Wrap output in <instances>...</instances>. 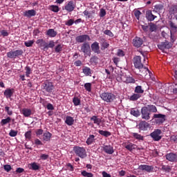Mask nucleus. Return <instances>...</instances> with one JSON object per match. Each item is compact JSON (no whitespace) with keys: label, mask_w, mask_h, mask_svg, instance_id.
Returning <instances> with one entry per match:
<instances>
[{"label":"nucleus","mask_w":177,"mask_h":177,"mask_svg":"<svg viewBox=\"0 0 177 177\" xmlns=\"http://www.w3.org/2000/svg\"><path fill=\"white\" fill-rule=\"evenodd\" d=\"M133 64L136 68H138V70H142L144 68V74H147V71L149 73V68L145 67L143 68V64H142V57L140 56L137 55L133 58Z\"/></svg>","instance_id":"1"},{"label":"nucleus","mask_w":177,"mask_h":177,"mask_svg":"<svg viewBox=\"0 0 177 177\" xmlns=\"http://www.w3.org/2000/svg\"><path fill=\"white\" fill-rule=\"evenodd\" d=\"M117 81H122V82H125V84H135V79L132 77V76L129 75H127L123 73L120 75V77H116Z\"/></svg>","instance_id":"2"},{"label":"nucleus","mask_w":177,"mask_h":177,"mask_svg":"<svg viewBox=\"0 0 177 177\" xmlns=\"http://www.w3.org/2000/svg\"><path fill=\"white\" fill-rule=\"evenodd\" d=\"M73 151L75 153L76 156H78L80 158H85V157H86V150L84 147L76 146L73 147Z\"/></svg>","instance_id":"3"},{"label":"nucleus","mask_w":177,"mask_h":177,"mask_svg":"<svg viewBox=\"0 0 177 177\" xmlns=\"http://www.w3.org/2000/svg\"><path fill=\"white\" fill-rule=\"evenodd\" d=\"M100 97L106 103H111L115 99V95L111 93H102Z\"/></svg>","instance_id":"4"},{"label":"nucleus","mask_w":177,"mask_h":177,"mask_svg":"<svg viewBox=\"0 0 177 177\" xmlns=\"http://www.w3.org/2000/svg\"><path fill=\"white\" fill-rule=\"evenodd\" d=\"M161 133H162V131L160 129H155L151 134L150 136L152 138L153 140L155 142H159V140H161V138L162 136H161Z\"/></svg>","instance_id":"5"},{"label":"nucleus","mask_w":177,"mask_h":177,"mask_svg":"<svg viewBox=\"0 0 177 177\" xmlns=\"http://www.w3.org/2000/svg\"><path fill=\"white\" fill-rule=\"evenodd\" d=\"M21 55H23V50H17L7 53V57H9V59H16L17 56H21Z\"/></svg>","instance_id":"6"},{"label":"nucleus","mask_w":177,"mask_h":177,"mask_svg":"<svg viewBox=\"0 0 177 177\" xmlns=\"http://www.w3.org/2000/svg\"><path fill=\"white\" fill-rule=\"evenodd\" d=\"M149 111V108H147V106H144L142 108L141 113L142 118H143V120H146L147 121L150 120V113Z\"/></svg>","instance_id":"7"},{"label":"nucleus","mask_w":177,"mask_h":177,"mask_svg":"<svg viewBox=\"0 0 177 177\" xmlns=\"http://www.w3.org/2000/svg\"><path fill=\"white\" fill-rule=\"evenodd\" d=\"M76 41L79 44L86 43V41H91V37L88 35H82L76 37Z\"/></svg>","instance_id":"8"},{"label":"nucleus","mask_w":177,"mask_h":177,"mask_svg":"<svg viewBox=\"0 0 177 177\" xmlns=\"http://www.w3.org/2000/svg\"><path fill=\"white\" fill-rule=\"evenodd\" d=\"M81 50L84 55L89 56V55H91V46L89 45V43H84L81 46Z\"/></svg>","instance_id":"9"},{"label":"nucleus","mask_w":177,"mask_h":177,"mask_svg":"<svg viewBox=\"0 0 177 177\" xmlns=\"http://www.w3.org/2000/svg\"><path fill=\"white\" fill-rule=\"evenodd\" d=\"M156 119L155 121L156 124H162L165 121V115L161 113L154 114L153 119Z\"/></svg>","instance_id":"10"},{"label":"nucleus","mask_w":177,"mask_h":177,"mask_svg":"<svg viewBox=\"0 0 177 177\" xmlns=\"http://www.w3.org/2000/svg\"><path fill=\"white\" fill-rule=\"evenodd\" d=\"M138 169L140 171H145V172H153L154 170V167L151 165H141L138 167Z\"/></svg>","instance_id":"11"},{"label":"nucleus","mask_w":177,"mask_h":177,"mask_svg":"<svg viewBox=\"0 0 177 177\" xmlns=\"http://www.w3.org/2000/svg\"><path fill=\"white\" fill-rule=\"evenodd\" d=\"M133 45L136 48H140L143 45V39L140 37H136L133 39Z\"/></svg>","instance_id":"12"},{"label":"nucleus","mask_w":177,"mask_h":177,"mask_svg":"<svg viewBox=\"0 0 177 177\" xmlns=\"http://www.w3.org/2000/svg\"><path fill=\"white\" fill-rule=\"evenodd\" d=\"M158 47L159 48V49H160V50H162L164 53H167V51H165V49H169V48H171V44H169V42L166 41V42H162L161 43V44H159L158 46Z\"/></svg>","instance_id":"13"},{"label":"nucleus","mask_w":177,"mask_h":177,"mask_svg":"<svg viewBox=\"0 0 177 177\" xmlns=\"http://www.w3.org/2000/svg\"><path fill=\"white\" fill-rule=\"evenodd\" d=\"M166 159L171 162H176L177 161V154L174 153H167L166 155Z\"/></svg>","instance_id":"14"},{"label":"nucleus","mask_w":177,"mask_h":177,"mask_svg":"<svg viewBox=\"0 0 177 177\" xmlns=\"http://www.w3.org/2000/svg\"><path fill=\"white\" fill-rule=\"evenodd\" d=\"M65 10L67 12H73L74 9H75V4H74V1H71L68 2V3L64 7Z\"/></svg>","instance_id":"15"},{"label":"nucleus","mask_w":177,"mask_h":177,"mask_svg":"<svg viewBox=\"0 0 177 177\" xmlns=\"http://www.w3.org/2000/svg\"><path fill=\"white\" fill-rule=\"evenodd\" d=\"M91 49L95 53H100V47L99 46V43L95 41L91 44Z\"/></svg>","instance_id":"16"},{"label":"nucleus","mask_w":177,"mask_h":177,"mask_svg":"<svg viewBox=\"0 0 177 177\" xmlns=\"http://www.w3.org/2000/svg\"><path fill=\"white\" fill-rule=\"evenodd\" d=\"M103 151L106 153V154H113V153H114V148L111 145H104L103 147Z\"/></svg>","instance_id":"17"},{"label":"nucleus","mask_w":177,"mask_h":177,"mask_svg":"<svg viewBox=\"0 0 177 177\" xmlns=\"http://www.w3.org/2000/svg\"><path fill=\"white\" fill-rule=\"evenodd\" d=\"M37 15V11L35 10H28L25 12H24V16L25 17H32Z\"/></svg>","instance_id":"18"},{"label":"nucleus","mask_w":177,"mask_h":177,"mask_svg":"<svg viewBox=\"0 0 177 177\" xmlns=\"http://www.w3.org/2000/svg\"><path fill=\"white\" fill-rule=\"evenodd\" d=\"M21 113L24 117H30V115H32V111L28 108L22 109Z\"/></svg>","instance_id":"19"},{"label":"nucleus","mask_w":177,"mask_h":177,"mask_svg":"<svg viewBox=\"0 0 177 177\" xmlns=\"http://www.w3.org/2000/svg\"><path fill=\"white\" fill-rule=\"evenodd\" d=\"M50 138H52V133L47 131L46 133H44L42 137L40 138V139H41V140H43L44 142H49V140H50Z\"/></svg>","instance_id":"20"},{"label":"nucleus","mask_w":177,"mask_h":177,"mask_svg":"<svg viewBox=\"0 0 177 177\" xmlns=\"http://www.w3.org/2000/svg\"><path fill=\"white\" fill-rule=\"evenodd\" d=\"M82 73H84L86 77L92 76V70H91V68L88 66H83Z\"/></svg>","instance_id":"21"},{"label":"nucleus","mask_w":177,"mask_h":177,"mask_svg":"<svg viewBox=\"0 0 177 177\" xmlns=\"http://www.w3.org/2000/svg\"><path fill=\"white\" fill-rule=\"evenodd\" d=\"M36 44L39 45L41 48H44V49H48V44L43 39H37Z\"/></svg>","instance_id":"22"},{"label":"nucleus","mask_w":177,"mask_h":177,"mask_svg":"<svg viewBox=\"0 0 177 177\" xmlns=\"http://www.w3.org/2000/svg\"><path fill=\"white\" fill-rule=\"evenodd\" d=\"M75 120L74 118L71 116H66L65 119V124L71 127V125H74Z\"/></svg>","instance_id":"23"},{"label":"nucleus","mask_w":177,"mask_h":177,"mask_svg":"<svg viewBox=\"0 0 177 177\" xmlns=\"http://www.w3.org/2000/svg\"><path fill=\"white\" fill-rule=\"evenodd\" d=\"M124 147L129 150V151H132V150H135L137 147L136 145L133 144L132 142H128L124 144Z\"/></svg>","instance_id":"24"},{"label":"nucleus","mask_w":177,"mask_h":177,"mask_svg":"<svg viewBox=\"0 0 177 177\" xmlns=\"http://www.w3.org/2000/svg\"><path fill=\"white\" fill-rule=\"evenodd\" d=\"M14 93L15 90L13 88H8L4 91V95L6 96V97H7V99H9L12 97Z\"/></svg>","instance_id":"25"},{"label":"nucleus","mask_w":177,"mask_h":177,"mask_svg":"<svg viewBox=\"0 0 177 177\" xmlns=\"http://www.w3.org/2000/svg\"><path fill=\"white\" fill-rule=\"evenodd\" d=\"M138 127H139L140 129H142V131H145L149 128V124L146 121H142L138 124Z\"/></svg>","instance_id":"26"},{"label":"nucleus","mask_w":177,"mask_h":177,"mask_svg":"<svg viewBox=\"0 0 177 177\" xmlns=\"http://www.w3.org/2000/svg\"><path fill=\"white\" fill-rule=\"evenodd\" d=\"M91 121H93V124H95V125L99 127L102 122V119L99 118V117L96 115H93L91 118Z\"/></svg>","instance_id":"27"},{"label":"nucleus","mask_w":177,"mask_h":177,"mask_svg":"<svg viewBox=\"0 0 177 177\" xmlns=\"http://www.w3.org/2000/svg\"><path fill=\"white\" fill-rule=\"evenodd\" d=\"M46 35L50 37V38H55L57 35V32L55 29H48L46 32Z\"/></svg>","instance_id":"28"},{"label":"nucleus","mask_w":177,"mask_h":177,"mask_svg":"<svg viewBox=\"0 0 177 177\" xmlns=\"http://www.w3.org/2000/svg\"><path fill=\"white\" fill-rule=\"evenodd\" d=\"M146 17L147 20H149V21H153L154 19H156V17H157L154 16V15L151 13V11L149 10V11H147L146 12Z\"/></svg>","instance_id":"29"},{"label":"nucleus","mask_w":177,"mask_h":177,"mask_svg":"<svg viewBox=\"0 0 177 177\" xmlns=\"http://www.w3.org/2000/svg\"><path fill=\"white\" fill-rule=\"evenodd\" d=\"M44 89L47 92H51L52 91H53V84H52V82L45 83Z\"/></svg>","instance_id":"30"},{"label":"nucleus","mask_w":177,"mask_h":177,"mask_svg":"<svg viewBox=\"0 0 177 177\" xmlns=\"http://www.w3.org/2000/svg\"><path fill=\"white\" fill-rule=\"evenodd\" d=\"M30 169H32L33 171H38L39 169V165L35 162L29 164Z\"/></svg>","instance_id":"31"},{"label":"nucleus","mask_w":177,"mask_h":177,"mask_svg":"<svg viewBox=\"0 0 177 177\" xmlns=\"http://www.w3.org/2000/svg\"><path fill=\"white\" fill-rule=\"evenodd\" d=\"M48 10L54 12V13H57L60 10V8L57 6L51 5L48 6Z\"/></svg>","instance_id":"32"},{"label":"nucleus","mask_w":177,"mask_h":177,"mask_svg":"<svg viewBox=\"0 0 177 177\" xmlns=\"http://www.w3.org/2000/svg\"><path fill=\"white\" fill-rule=\"evenodd\" d=\"M130 114H131V115H133L134 117H139V115H140V112H139V110H138V109L133 108L131 109Z\"/></svg>","instance_id":"33"},{"label":"nucleus","mask_w":177,"mask_h":177,"mask_svg":"<svg viewBox=\"0 0 177 177\" xmlns=\"http://www.w3.org/2000/svg\"><path fill=\"white\" fill-rule=\"evenodd\" d=\"M98 133H100V135H102V136H105L106 138H109V136H111V133H110V131L99 130Z\"/></svg>","instance_id":"34"},{"label":"nucleus","mask_w":177,"mask_h":177,"mask_svg":"<svg viewBox=\"0 0 177 177\" xmlns=\"http://www.w3.org/2000/svg\"><path fill=\"white\" fill-rule=\"evenodd\" d=\"M141 96H142V95H141L140 94H138V93H136L133 94V95L130 97L129 100H131V101H133V102H135L136 100H138V99H140V98L141 97Z\"/></svg>","instance_id":"35"},{"label":"nucleus","mask_w":177,"mask_h":177,"mask_svg":"<svg viewBox=\"0 0 177 177\" xmlns=\"http://www.w3.org/2000/svg\"><path fill=\"white\" fill-rule=\"evenodd\" d=\"M95 142V136L90 135L89 137L87 138L86 143L87 145H92Z\"/></svg>","instance_id":"36"},{"label":"nucleus","mask_w":177,"mask_h":177,"mask_svg":"<svg viewBox=\"0 0 177 177\" xmlns=\"http://www.w3.org/2000/svg\"><path fill=\"white\" fill-rule=\"evenodd\" d=\"M12 121V118H10V117H8L6 119H2L0 124L2 127H3V125H6V124H9V122H10Z\"/></svg>","instance_id":"37"},{"label":"nucleus","mask_w":177,"mask_h":177,"mask_svg":"<svg viewBox=\"0 0 177 177\" xmlns=\"http://www.w3.org/2000/svg\"><path fill=\"white\" fill-rule=\"evenodd\" d=\"M135 93L140 95L145 92V90L142 88L140 86H137L134 91Z\"/></svg>","instance_id":"38"},{"label":"nucleus","mask_w":177,"mask_h":177,"mask_svg":"<svg viewBox=\"0 0 177 177\" xmlns=\"http://www.w3.org/2000/svg\"><path fill=\"white\" fill-rule=\"evenodd\" d=\"M148 109V111H151V113H157V107L154 105H149L147 106Z\"/></svg>","instance_id":"39"},{"label":"nucleus","mask_w":177,"mask_h":177,"mask_svg":"<svg viewBox=\"0 0 177 177\" xmlns=\"http://www.w3.org/2000/svg\"><path fill=\"white\" fill-rule=\"evenodd\" d=\"M73 102L75 106H80L81 104V100L77 97H75L73 98Z\"/></svg>","instance_id":"40"},{"label":"nucleus","mask_w":177,"mask_h":177,"mask_svg":"<svg viewBox=\"0 0 177 177\" xmlns=\"http://www.w3.org/2000/svg\"><path fill=\"white\" fill-rule=\"evenodd\" d=\"M82 176L84 177H93V174L87 172L86 171H83L81 172Z\"/></svg>","instance_id":"41"},{"label":"nucleus","mask_w":177,"mask_h":177,"mask_svg":"<svg viewBox=\"0 0 177 177\" xmlns=\"http://www.w3.org/2000/svg\"><path fill=\"white\" fill-rule=\"evenodd\" d=\"M84 88L87 92H91L92 91V84L91 83H86L84 84Z\"/></svg>","instance_id":"42"},{"label":"nucleus","mask_w":177,"mask_h":177,"mask_svg":"<svg viewBox=\"0 0 177 177\" xmlns=\"http://www.w3.org/2000/svg\"><path fill=\"white\" fill-rule=\"evenodd\" d=\"M133 136L138 140H143V136H140L138 133H133Z\"/></svg>","instance_id":"43"},{"label":"nucleus","mask_w":177,"mask_h":177,"mask_svg":"<svg viewBox=\"0 0 177 177\" xmlns=\"http://www.w3.org/2000/svg\"><path fill=\"white\" fill-rule=\"evenodd\" d=\"M25 70H26V75L27 77H30V74L32 73V70H31V68H30V66H26L25 68Z\"/></svg>","instance_id":"44"},{"label":"nucleus","mask_w":177,"mask_h":177,"mask_svg":"<svg viewBox=\"0 0 177 177\" xmlns=\"http://www.w3.org/2000/svg\"><path fill=\"white\" fill-rule=\"evenodd\" d=\"M39 158H40V160L45 161V160H48V158H49V155L45 154V153H41V154H40Z\"/></svg>","instance_id":"45"},{"label":"nucleus","mask_w":177,"mask_h":177,"mask_svg":"<svg viewBox=\"0 0 177 177\" xmlns=\"http://www.w3.org/2000/svg\"><path fill=\"white\" fill-rule=\"evenodd\" d=\"M62 50H63V45L58 44L55 46V52H57V53H59V52H62Z\"/></svg>","instance_id":"46"},{"label":"nucleus","mask_w":177,"mask_h":177,"mask_svg":"<svg viewBox=\"0 0 177 177\" xmlns=\"http://www.w3.org/2000/svg\"><path fill=\"white\" fill-rule=\"evenodd\" d=\"M171 167L168 166V165H162V170L165 171V172H170L171 171Z\"/></svg>","instance_id":"47"},{"label":"nucleus","mask_w":177,"mask_h":177,"mask_svg":"<svg viewBox=\"0 0 177 177\" xmlns=\"http://www.w3.org/2000/svg\"><path fill=\"white\" fill-rule=\"evenodd\" d=\"M169 26L171 27V31H174V32L177 31V26L175 25V24H174L173 22H170Z\"/></svg>","instance_id":"48"},{"label":"nucleus","mask_w":177,"mask_h":177,"mask_svg":"<svg viewBox=\"0 0 177 177\" xmlns=\"http://www.w3.org/2000/svg\"><path fill=\"white\" fill-rule=\"evenodd\" d=\"M17 131H15L13 129L10 130L9 135L10 136H11L12 138H15V136H17Z\"/></svg>","instance_id":"49"},{"label":"nucleus","mask_w":177,"mask_h":177,"mask_svg":"<svg viewBox=\"0 0 177 177\" xmlns=\"http://www.w3.org/2000/svg\"><path fill=\"white\" fill-rule=\"evenodd\" d=\"M141 15H142V12H140V10H136L134 11V16L136 17L138 20H139Z\"/></svg>","instance_id":"50"},{"label":"nucleus","mask_w":177,"mask_h":177,"mask_svg":"<svg viewBox=\"0 0 177 177\" xmlns=\"http://www.w3.org/2000/svg\"><path fill=\"white\" fill-rule=\"evenodd\" d=\"M25 138L26 140H31V131H27L25 133Z\"/></svg>","instance_id":"51"},{"label":"nucleus","mask_w":177,"mask_h":177,"mask_svg":"<svg viewBox=\"0 0 177 177\" xmlns=\"http://www.w3.org/2000/svg\"><path fill=\"white\" fill-rule=\"evenodd\" d=\"M109 46H110V44H109V42H107L106 41H104L102 42V49H107V48H109Z\"/></svg>","instance_id":"52"},{"label":"nucleus","mask_w":177,"mask_h":177,"mask_svg":"<svg viewBox=\"0 0 177 177\" xmlns=\"http://www.w3.org/2000/svg\"><path fill=\"white\" fill-rule=\"evenodd\" d=\"M149 30L153 32V31H156L157 30V26L154 25L153 24H151L149 25Z\"/></svg>","instance_id":"53"},{"label":"nucleus","mask_w":177,"mask_h":177,"mask_svg":"<svg viewBox=\"0 0 177 177\" xmlns=\"http://www.w3.org/2000/svg\"><path fill=\"white\" fill-rule=\"evenodd\" d=\"M25 45L27 46V48H30L32 45H34V41L33 40H29L28 41H25Z\"/></svg>","instance_id":"54"},{"label":"nucleus","mask_w":177,"mask_h":177,"mask_svg":"<svg viewBox=\"0 0 177 177\" xmlns=\"http://www.w3.org/2000/svg\"><path fill=\"white\" fill-rule=\"evenodd\" d=\"M5 111H6L8 115H12V114H13V111H10V107L9 106H6Z\"/></svg>","instance_id":"55"},{"label":"nucleus","mask_w":177,"mask_h":177,"mask_svg":"<svg viewBox=\"0 0 177 177\" xmlns=\"http://www.w3.org/2000/svg\"><path fill=\"white\" fill-rule=\"evenodd\" d=\"M3 168L5 171H6V172H9L12 170V166H10V165H5L3 166Z\"/></svg>","instance_id":"56"},{"label":"nucleus","mask_w":177,"mask_h":177,"mask_svg":"<svg viewBox=\"0 0 177 177\" xmlns=\"http://www.w3.org/2000/svg\"><path fill=\"white\" fill-rule=\"evenodd\" d=\"M104 34H105L106 35H109V37H114V35L113 34V32L109 30H104Z\"/></svg>","instance_id":"57"},{"label":"nucleus","mask_w":177,"mask_h":177,"mask_svg":"<svg viewBox=\"0 0 177 177\" xmlns=\"http://www.w3.org/2000/svg\"><path fill=\"white\" fill-rule=\"evenodd\" d=\"M117 55L120 57H122V56H125V53L122 51V50L119 49L117 53Z\"/></svg>","instance_id":"58"},{"label":"nucleus","mask_w":177,"mask_h":177,"mask_svg":"<svg viewBox=\"0 0 177 177\" xmlns=\"http://www.w3.org/2000/svg\"><path fill=\"white\" fill-rule=\"evenodd\" d=\"M42 133H44V130L39 129L36 131V135L38 138H39V136H41V135H42Z\"/></svg>","instance_id":"59"},{"label":"nucleus","mask_w":177,"mask_h":177,"mask_svg":"<svg viewBox=\"0 0 177 177\" xmlns=\"http://www.w3.org/2000/svg\"><path fill=\"white\" fill-rule=\"evenodd\" d=\"M100 17H104L106 16V10L102 8L100 11Z\"/></svg>","instance_id":"60"},{"label":"nucleus","mask_w":177,"mask_h":177,"mask_svg":"<svg viewBox=\"0 0 177 177\" xmlns=\"http://www.w3.org/2000/svg\"><path fill=\"white\" fill-rule=\"evenodd\" d=\"M66 26H72L74 24V19H69L65 22Z\"/></svg>","instance_id":"61"},{"label":"nucleus","mask_w":177,"mask_h":177,"mask_svg":"<svg viewBox=\"0 0 177 177\" xmlns=\"http://www.w3.org/2000/svg\"><path fill=\"white\" fill-rule=\"evenodd\" d=\"M35 145H37V146H41L44 144H42V141L39 139L37 138L35 140Z\"/></svg>","instance_id":"62"},{"label":"nucleus","mask_w":177,"mask_h":177,"mask_svg":"<svg viewBox=\"0 0 177 177\" xmlns=\"http://www.w3.org/2000/svg\"><path fill=\"white\" fill-rule=\"evenodd\" d=\"M1 34L3 37H8V35H9V32H8V30H2L1 31Z\"/></svg>","instance_id":"63"},{"label":"nucleus","mask_w":177,"mask_h":177,"mask_svg":"<svg viewBox=\"0 0 177 177\" xmlns=\"http://www.w3.org/2000/svg\"><path fill=\"white\" fill-rule=\"evenodd\" d=\"M55 46V41H50L48 44H47V49L48 48H53Z\"/></svg>","instance_id":"64"}]
</instances>
